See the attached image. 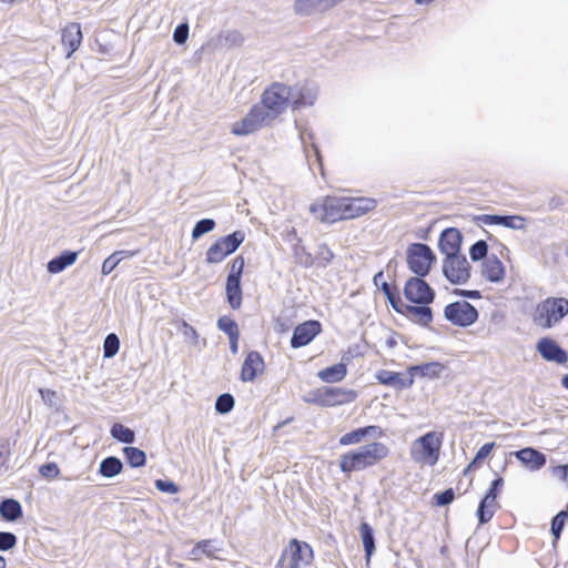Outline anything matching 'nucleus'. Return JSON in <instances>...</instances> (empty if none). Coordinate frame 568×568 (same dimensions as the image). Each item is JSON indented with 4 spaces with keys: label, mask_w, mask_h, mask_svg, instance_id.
<instances>
[{
    "label": "nucleus",
    "mask_w": 568,
    "mask_h": 568,
    "mask_svg": "<svg viewBox=\"0 0 568 568\" xmlns=\"http://www.w3.org/2000/svg\"><path fill=\"white\" fill-rule=\"evenodd\" d=\"M155 487L166 494H176L179 491L178 485L171 480L156 479Z\"/></svg>",
    "instance_id": "58"
},
{
    "label": "nucleus",
    "mask_w": 568,
    "mask_h": 568,
    "mask_svg": "<svg viewBox=\"0 0 568 568\" xmlns=\"http://www.w3.org/2000/svg\"><path fill=\"white\" fill-rule=\"evenodd\" d=\"M463 235L455 227L445 229L438 240V248L446 257L460 254Z\"/></svg>",
    "instance_id": "18"
},
{
    "label": "nucleus",
    "mask_w": 568,
    "mask_h": 568,
    "mask_svg": "<svg viewBox=\"0 0 568 568\" xmlns=\"http://www.w3.org/2000/svg\"><path fill=\"white\" fill-rule=\"evenodd\" d=\"M264 371V359L262 355L256 352H250L241 367V379L243 382H253L260 373Z\"/></svg>",
    "instance_id": "19"
},
{
    "label": "nucleus",
    "mask_w": 568,
    "mask_h": 568,
    "mask_svg": "<svg viewBox=\"0 0 568 568\" xmlns=\"http://www.w3.org/2000/svg\"><path fill=\"white\" fill-rule=\"evenodd\" d=\"M123 464L120 458L109 456L99 466V474L105 478H113L122 471Z\"/></svg>",
    "instance_id": "35"
},
{
    "label": "nucleus",
    "mask_w": 568,
    "mask_h": 568,
    "mask_svg": "<svg viewBox=\"0 0 568 568\" xmlns=\"http://www.w3.org/2000/svg\"><path fill=\"white\" fill-rule=\"evenodd\" d=\"M344 220L355 219L362 215L358 206L354 203V199L343 197Z\"/></svg>",
    "instance_id": "49"
},
{
    "label": "nucleus",
    "mask_w": 568,
    "mask_h": 568,
    "mask_svg": "<svg viewBox=\"0 0 568 568\" xmlns=\"http://www.w3.org/2000/svg\"><path fill=\"white\" fill-rule=\"evenodd\" d=\"M409 321L424 327H428L433 321V311L428 305H408L405 304L399 313Z\"/></svg>",
    "instance_id": "21"
},
{
    "label": "nucleus",
    "mask_w": 568,
    "mask_h": 568,
    "mask_svg": "<svg viewBox=\"0 0 568 568\" xmlns=\"http://www.w3.org/2000/svg\"><path fill=\"white\" fill-rule=\"evenodd\" d=\"M455 493L453 488L445 489L444 491L434 495L435 504L439 507L447 506L453 503Z\"/></svg>",
    "instance_id": "52"
},
{
    "label": "nucleus",
    "mask_w": 568,
    "mask_h": 568,
    "mask_svg": "<svg viewBox=\"0 0 568 568\" xmlns=\"http://www.w3.org/2000/svg\"><path fill=\"white\" fill-rule=\"evenodd\" d=\"M376 379L379 384L390 386L397 390L410 388L413 386V378L410 375L404 376L400 373L387 369L377 372Z\"/></svg>",
    "instance_id": "22"
},
{
    "label": "nucleus",
    "mask_w": 568,
    "mask_h": 568,
    "mask_svg": "<svg viewBox=\"0 0 568 568\" xmlns=\"http://www.w3.org/2000/svg\"><path fill=\"white\" fill-rule=\"evenodd\" d=\"M454 294L458 295V296H462V297L471 298V300H477V298L481 297V293L479 291H477V290H460V288H456L454 291Z\"/></svg>",
    "instance_id": "62"
},
{
    "label": "nucleus",
    "mask_w": 568,
    "mask_h": 568,
    "mask_svg": "<svg viewBox=\"0 0 568 568\" xmlns=\"http://www.w3.org/2000/svg\"><path fill=\"white\" fill-rule=\"evenodd\" d=\"M495 443L491 442V443H486L484 444L476 453L474 459L471 460V463L468 465V469H471V468H476L478 467L485 458H487L489 456V454L491 453L493 448L495 447Z\"/></svg>",
    "instance_id": "46"
},
{
    "label": "nucleus",
    "mask_w": 568,
    "mask_h": 568,
    "mask_svg": "<svg viewBox=\"0 0 568 568\" xmlns=\"http://www.w3.org/2000/svg\"><path fill=\"white\" fill-rule=\"evenodd\" d=\"M17 545V537L9 531H0V550L8 551Z\"/></svg>",
    "instance_id": "53"
},
{
    "label": "nucleus",
    "mask_w": 568,
    "mask_h": 568,
    "mask_svg": "<svg viewBox=\"0 0 568 568\" xmlns=\"http://www.w3.org/2000/svg\"><path fill=\"white\" fill-rule=\"evenodd\" d=\"M293 89L292 94V110H301L306 106L314 105L318 97V87L314 82L296 83L291 85Z\"/></svg>",
    "instance_id": "13"
},
{
    "label": "nucleus",
    "mask_w": 568,
    "mask_h": 568,
    "mask_svg": "<svg viewBox=\"0 0 568 568\" xmlns=\"http://www.w3.org/2000/svg\"><path fill=\"white\" fill-rule=\"evenodd\" d=\"M189 30L190 28L187 22H183L176 26L173 31V41L179 45L184 44L189 38Z\"/></svg>",
    "instance_id": "50"
},
{
    "label": "nucleus",
    "mask_w": 568,
    "mask_h": 568,
    "mask_svg": "<svg viewBox=\"0 0 568 568\" xmlns=\"http://www.w3.org/2000/svg\"><path fill=\"white\" fill-rule=\"evenodd\" d=\"M217 327L229 337L233 335H240L237 323L229 316H221L217 320Z\"/></svg>",
    "instance_id": "44"
},
{
    "label": "nucleus",
    "mask_w": 568,
    "mask_h": 568,
    "mask_svg": "<svg viewBox=\"0 0 568 568\" xmlns=\"http://www.w3.org/2000/svg\"><path fill=\"white\" fill-rule=\"evenodd\" d=\"M445 366L439 362L423 363L419 365L409 366L407 369L408 375L414 379L416 376L427 378H438Z\"/></svg>",
    "instance_id": "28"
},
{
    "label": "nucleus",
    "mask_w": 568,
    "mask_h": 568,
    "mask_svg": "<svg viewBox=\"0 0 568 568\" xmlns=\"http://www.w3.org/2000/svg\"><path fill=\"white\" fill-rule=\"evenodd\" d=\"M39 394L47 405H49L50 407L55 406L57 393L54 390H51L49 388H40Z\"/></svg>",
    "instance_id": "60"
},
{
    "label": "nucleus",
    "mask_w": 568,
    "mask_h": 568,
    "mask_svg": "<svg viewBox=\"0 0 568 568\" xmlns=\"http://www.w3.org/2000/svg\"><path fill=\"white\" fill-rule=\"evenodd\" d=\"M293 89L282 82H273L262 93L261 106L265 108L267 114L275 120L284 113L288 106L292 108Z\"/></svg>",
    "instance_id": "4"
},
{
    "label": "nucleus",
    "mask_w": 568,
    "mask_h": 568,
    "mask_svg": "<svg viewBox=\"0 0 568 568\" xmlns=\"http://www.w3.org/2000/svg\"><path fill=\"white\" fill-rule=\"evenodd\" d=\"M388 447L381 442L361 446L341 456L339 468L344 474L361 471L368 467L377 465L388 456Z\"/></svg>",
    "instance_id": "1"
},
{
    "label": "nucleus",
    "mask_w": 568,
    "mask_h": 568,
    "mask_svg": "<svg viewBox=\"0 0 568 568\" xmlns=\"http://www.w3.org/2000/svg\"><path fill=\"white\" fill-rule=\"evenodd\" d=\"M317 258L323 266H326L334 258V253L326 244H321L317 250Z\"/></svg>",
    "instance_id": "59"
},
{
    "label": "nucleus",
    "mask_w": 568,
    "mask_h": 568,
    "mask_svg": "<svg viewBox=\"0 0 568 568\" xmlns=\"http://www.w3.org/2000/svg\"><path fill=\"white\" fill-rule=\"evenodd\" d=\"M272 121L273 119L267 114L265 108L255 104L241 121L232 125L231 132L235 135H248Z\"/></svg>",
    "instance_id": "8"
},
{
    "label": "nucleus",
    "mask_w": 568,
    "mask_h": 568,
    "mask_svg": "<svg viewBox=\"0 0 568 568\" xmlns=\"http://www.w3.org/2000/svg\"><path fill=\"white\" fill-rule=\"evenodd\" d=\"M294 256L297 263L305 267H310L314 263L312 254L308 253L304 246L295 245Z\"/></svg>",
    "instance_id": "48"
},
{
    "label": "nucleus",
    "mask_w": 568,
    "mask_h": 568,
    "mask_svg": "<svg viewBox=\"0 0 568 568\" xmlns=\"http://www.w3.org/2000/svg\"><path fill=\"white\" fill-rule=\"evenodd\" d=\"M444 276L455 285L465 284L470 277V265L465 255L445 257L443 261Z\"/></svg>",
    "instance_id": "10"
},
{
    "label": "nucleus",
    "mask_w": 568,
    "mask_h": 568,
    "mask_svg": "<svg viewBox=\"0 0 568 568\" xmlns=\"http://www.w3.org/2000/svg\"><path fill=\"white\" fill-rule=\"evenodd\" d=\"M216 223L213 219H202L197 221L192 230V239L199 240L204 234L214 230Z\"/></svg>",
    "instance_id": "42"
},
{
    "label": "nucleus",
    "mask_w": 568,
    "mask_h": 568,
    "mask_svg": "<svg viewBox=\"0 0 568 568\" xmlns=\"http://www.w3.org/2000/svg\"><path fill=\"white\" fill-rule=\"evenodd\" d=\"M78 253L74 251H63L60 255L50 260L47 264V270L51 274H58L64 271L68 266L75 263Z\"/></svg>",
    "instance_id": "29"
},
{
    "label": "nucleus",
    "mask_w": 568,
    "mask_h": 568,
    "mask_svg": "<svg viewBox=\"0 0 568 568\" xmlns=\"http://www.w3.org/2000/svg\"><path fill=\"white\" fill-rule=\"evenodd\" d=\"M120 348V339L114 333L106 335L103 342V356L105 358H112L116 355Z\"/></svg>",
    "instance_id": "41"
},
{
    "label": "nucleus",
    "mask_w": 568,
    "mask_h": 568,
    "mask_svg": "<svg viewBox=\"0 0 568 568\" xmlns=\"http://www.w3.org/2000/svg\"><path fill=\"white\" fill-rule=\"evenodd\" d=\"M552 475L568 485V464L554 467Z\"/></svg>",
    "instance_id": "61"
},
{
    "label": "nucleus",
    "mask_w": 568,
    "mask_h": 568,
    "mask_svg": "<svg viewBox=\"0 0 568 568\" xmlns=\"http://www.w3.org/2000/svg\"><path fill=\"white\" fill-rule=\"evenodd\" d=\"M488 253V245L484 240L475 242L469 248V256L471 261L478 262L486 260Z\"/></svg>",
    "instance_id": "45"
},
{
    "label": "nucleus",
    "mask_w": 568,
    "mask_h": 568,
    "mask_svg": "<svg viewBox=\"0 0 568 568\" xmlns=\"http://www.w3.org/2000/svg\"><path fill=\"white\" fill-rule=\"evenodd\" d=\"M514 455L530 470H539L547 462L545 454L531 447L519 449Z\"/></svg>",
    "instance_id": "24"
},
{
    "label": "nucleus",
    "mask_w": 568,
    "mask_h": 568,
    "mask_svg": "<svg viewBox=\"0 0 568 568\" xmlns=\"http://www.w3.org/2000/svg\"><path fill=\"white\" fill-rule=\"evenodd\" d=\"M39 473L42 477H44L45 479H54L59 476L60 474V469H59V466L51 462V463H47V464H43L40 466L39 468Z\"/></svg>",
    "instance_id": "51"
},
{
    "label": "nucleus",
    "mask_w": 568,
    "mask_h": 568,
    "mask_svg": "<svg viewBox=\"0 0 568 568\" xmlns=\"http://www.w3.org/2000/svg\"><path fill=\"white\" fill-rule=\"evenodd\" d=\"M110 433L111 436L120 443L132 444L135 442V433L121 423L113 424Z\"/></svg>",
    "instance_id": "36"
},
{
    "label": "nucleus",
    "mask_w": 568,
    "mask_h": 568,
    "mask_svg": "<svg viewBox=\"0 0 568 568\" xmlns=\"http://www.w3.org/2000/svg\"><path fill=\"white\" fill-rule=\"evenodd\" d=\"M423 277L414 276L408 278L404 286V295L410 303L429 305L435 300V291Z\"/></svg>",
    "instance_id": "11"
},
{
    "label": "nucleus",
    "mask_w": 568,
    "mask_h": 568,
    "mask_svg": "<svg viewBox=\"0 0 568 568\" xmlns=\"http://www.w3.org/2000/svg\"><path fill=\"white\" fill-rule=\"evenodd\" d=\"M312 559V548L304 541L292 539L282 552L276 568H308Z\"/></svg>",
    "instance_id": "5"
},
{
    "label": "nucleus",
    "mask_w": 568,
    "mask_h": 568,
    "mask_svg": "<svg viewBox=\"0 0 568 568\" xmlns=\"http://www.w3.org/2000/svg\"><path fill=\"white\" fill-rule=\"evenodd\" d=\"M325 407L338 406L352 403L356 399L357 394L353 389H346L336 386L324 387Z\"/></svg>",
    "instance_id": "20"
},
{
    "label": "nucleus",
    "mask_w": 568,
    "mask_h": 568,
    "mask_svg": "<svg viewBox=\"0 0 568 568\" xmlns=\"http://www.w3.org/2000/svg\"><path fill=\"white\" fill-rule=\"evenodd\" d=\"M381 290L385 294L393 310L400 313L405 303L402 301L399 292L396 288H393L387 282H382Z\"/></svg>",
    "instance_id": "38"
},
{
    "label": "nucleus",
    "mask_w": 568,
    "mask_h": 568,
    "mask_svg": "<svg viewBox=\"0 0 568 568\" xmlns=\"http://www.w3.org/2000/svg\"><path fill=\"white\" fill-rule=\"evenodd\" d=\"M183 334L186 337H191L194 341V343L197 342V338H199L197 332L195 331L194 327H192L191 325H189L185 322L183 323Z\"/></svg>",
    "instance_id": "63"
},
{
    "label": "nucleus",
    "mask_w": 568,
    "mask_h": 568,
    "mask_svg": "<svg viewBox=\"0 0 568 568\" xmlns=\"http://www.w3.org/2000/svg\"><path fill=\"white\" fill-rule=\"evenodd\" d=\"M383 434L378 426H366L344 434L338 443L341 446L359 444L365 437H381Z\"/></svg>",
    "instance_id": "25"
},
{
    "label": "nucleus",
    "mask_w": 568,
    "mask_h": 568,
    "mask_svg": "<svg viewBox=\"0 0 568 568\" xmlns=\"http://www.w3.org/2000/svg\"><path fill=\"white\" fill-rule=\"evenodd\" d=\"M322 331V325L318 321L310 320L297 325L291 338V346L300 348L308 345Z\"/></svg>",
    "instance_id": "15"
},
{
    "label": "nucleus",
    "mask_w": 568,
    "mask_h": 568,
    "mask_svg": "<svg viewBox=\"0 0 568 568\" xmlns=\"http://www.w3.org/2000/svg\"><path fill=\"white\" fill-rule=\"evenodd\" d=\"M62 44L68 48L67 57L70 58L72 53L79 48L82 41V32L79 23H70L62 30L61 36Z\"/></svg>",
    "instance_id": "26"
},
{
    "label": "nucleus",
    "mask_w": 568,
    "mask_h": 568,
    "mask_svg": "<svg viewBox=\"0 0 568 568\" xmlns=\"http://www.w3.org/2000/svg\"><path fill=\"white\" fill-rule=\"evenodd\" d=\"M443 435L437 432H428L415 439L410 446L412 459L422 465L434 466L440 454Z\"/></svg>",
    "instance_id": "3"
},
{
    "label": "nucleus",
    "mask_w": 568,
    "mask_h": 568,
    "mask_svg": "<svg viewBox=\"0 0 568 568\" xmlns=\"http://www.w3.org/2000/svg\"><path fill=\"white\" fill-rule=\"evenodd\" d=\"M244 265H245L244 258L242 256H236L231 264V270L227 275V278L241 280Z\"/></svg>",
    "instance_id": "55"
},
{
    "label": "nucleus",
    "mask_w": 568,
    "mask_h": 568,
    "mask_svg": "<svg viewBox=\"0 0 568 568\" xmlns=\"http://www.w3.org/2000/svg\"><path fill=\"white\" fill-rule=\"evenodd\" d=\"M123 454L131 467L138 468L145 465L146 455L142 449L136 447H124Z\"/></svg>",
    "instance_id": "39"
},
{
    "label": "nucleus",
    "mask_w": 568,
    "mask_h": 568,
    "mask_svg": "<svg viewBox=\"0 0 568 568\" xmlns=\"http://www.w3.org/2000/svg\"><path fill=\"white\" fill-rule=\"evenodd\" d=\"M244 240L245 234L242 231H234L226 236L220 237L207 248L206 262L209 264L221 263L227 255L234 253Z\"/></svg>",
    "instance_id": "7"
},
{
    "label": "nucleus",
    "mask_w": 568,
    "mask_h": 568,
    "mask_svg": "<svg viewBox=\"0 0 568 568\" xmlns=\"http://www.w3.org/2000/svg\"><path fill=\"white\" fill-rule=\"evenodd\" d=\"M478 311L467 301H456L446 305L444 310L445 318L453 325L467 327L478 320Z\"/></svg>",
    "instance_id": "9"
},
{
    "label": "nucleus",
    "mask_w": 568,
    "mask_h": 568,
    "mask_svg": "<svg viewBox=\"0 0 568 568\" xmlns=\"http://www.w3.org/2000/svg\"><path fill=\"white\" fill-rule=\"evenodd\" d=\"M497 508L498 504L496 499L484 496L476 511L479 524H487L493 518Z\"/></svg>",
    "instance_id": "34"
},
{
    "label": "nucleus",
    "mask_w": 568,
    "mask_h": 568,
    "mask_svg": "<svg viewBox=\"0 0 568 568\" xmlns=\"http://www.w3.org/2000/svg\"><path fill=\"white\" fill-rule=\"evenodd\" d=\"M235 400L231 394H221L215 402V410L220 414H227L234 407Z\"/></svg>",
    "instance_id": "43"
},
{
    "label": "nucleus",
    "mask_w": 568,
    "mask_h": 568,
    "mask_svg": "<svg viewBox=\"0 0 568 568\" xmlns=\"http://www.w3.org/2000/svg\"><path fill=\"white\" fill-rule=\"evenodd\" d=\"M436 256L424 243H413L407 248V266L416 276L428 275Z\"/></svg>",
    "instance_id": "6"
},
{
    "label": "nucleus",
    "mask_w": 568,
    "mask_h": 568,
    "mask_svg": "<svg viewBox=\"0 0 568 568\" xmlns=\"http://www.w3.org/2000/svg\"><path fill=\"white\" fill-rule=\"evenodd\" d=\"M359 535L362 538L365 555L366 557H371L375 551V538L373 528L367 523H362L359 527Z\"/></svg>",
    "instance_id": "37"
},
{
    "label": "nucleus",
    "mask_w": 568,
    "mask_h": 568,
    "mask_svg": "<svg viewBox=\"0 0 568 568\" xmlns=\"http://www.w3.org/2000/svg\"><path fill=\"white\" fill-rule=\"evenodd\" d=\"M568 315V300L565 297H547L539 302L532 312V322L541 328H551Z\"/></svg>",
    "instance_id": "2"
},
{
    "label": "nucleus",
    "mask_w": 568,
    "mask_h": 568,
    "mask_svg": "<svg viewBox=\"0 0 568 568\" xmlns=\"http://www.w3.org/2000/svg\"><path fill=\"white\" fill-rule=\"evenodd\" d=\"M479 221L486 225H501L511 230L525 227V219L519 215L484 214L479 216Z\"/></svg>",
    "instance_id": "23"
},
{
    "label": "nucleus",
    "mask_w": 568,
    "mask_h": 568,
    "mask_svg": "<svg viewBox=\"0 0 568 568\" xmlns=\"http://www.w3.org/2000/svg\"><path fill=\"white\" fill-rule=\"evenodd\" d=\"M310 211L324 223L344 220L343 197H326L322 203L311 204Z\"/></svg>",
    "instance_id": "12"
},
{
    "label": "nucleus",
    "mask_w": 568,
    "mask_h": 568,
    "mask_svg": "<svg viewBox=\"0 0 568 568\" xmlns=\"http://www.w3.org/2000/svg\"><path fill=\"white\" fill-rule=\"evenodd\" d=\"M481 275L489 282L498 283L504 278L505 267L497 256L491 255L483 262Z\"/></svg>",
    "instance_id": "27"
},
{
    "label": "nucleus",
    "mask_w": 568,
    "mask_h": 568,
    "mask_svg": "<svg viewBox=\"0 0 568 568\" xmlns=\"http://www.w3.org/2000/svg\"><path fill=\"white\" fill-rule=\"evenodd\" d=\"M354 203L358 206L362 215L376 207V201L371 197H354Z\"/></svg>",
    "instance_id": "56"
},
{
    "label": "nucleus",
    "mask_w": 568,
    "mask_h": 568,
    "mask_svg": "<svg viewBox=\"0 0 568 568\" xmlns=\"http://www.w3.org/2000/svg\"><path fill=\"white\" fill-rule=\"evenodd\" d=\"M135 253V251L129 250L115 251L103 261L101 273L103 275H109L120 264L121 261L133 257Z\"/></svg>",
    "instance_id": "33"
},
{
    "label": "nucleus",
    "mask_w": 568,
    "mask_h": 568,
    "mask_svg": "<svg viewBox=\"0 0 568 568\" xmlns=\"http://www.w3.org/2000/svg\"><path fill=\"white\" fill-rule=\"evenodd\" d=\"M224 551L223 541L216 538L203 539L193 546L189 551V559L200 561L203 557L209 559H222L221 554Z\"/></svg>",
    "instance_id": "14"
},
{
    "label": "nucleus",
    "mask_w": 568,
    "mask_h": 568,
    "mask_svg": "<svg viewBox=\"0 0 568 568\" xmlns=\"http://www.w3.org/2000/svg\"><path fill=\"white\" fill-rule=\"evenodd\" d=\"M296 126L300 131V140L303 145V150L310 169L313 170V165L316 164L323 175L324 171L322 155L320 153L317 145L313 142V133L307 128H302L298 124H296Z\"/></svg>",
    "instance_id": "16"
},
{
    "label": "nucleus",
    "mask_w": 568,
    "mask_h": 568,
    "mask_svg": "<svg viewBox=\"0 0 568 568\" xmlns=\"http://www.w3.org/2000/svg\"><path fill=\"white\" fill-rule=\"evenodd\" d=\"M0 515L6 521H17L23 515L21 504L13 498H6L0 503Z\"/></svg>",
    "instance_id": "30"
},
{
    "label": "nucleus",
    "mask_w": 568,
    "mask_h": 568,
    "mask_svg": "<svg viewBox=\"0 0 568 568\" xmlns=\"http://www.w3.org/2000/svg\"><path fill=\"white\" fill-rule=\"evenodd\" d=\"M226 298L233 310H239L242 304L241 280L226 278Z\"/></svg>",
    "instance_id": "31"
},
{
    "label": "nucleus",
    "mask_w": 568,
    "mask_h": 568,
    "mask_svg": "<svg viewBox=\"0 0 568 568\" xmlns=\"http://www.w3.org/2000/svg\"><path fill=\"white\" fill-rule=\"evenodd\" d=\"M346 374V365L343 363H338L320 371L317 376L325 383H337L344 379Z\"/></svg>",
    "instance_id": "32"
},
{
    "label": "nucleus",
    "mask_w": 568,
    "mask_h": 568,
    "mask_svg": "<svg viewBox=\"0 0 568 568\" xmlns=\"http://www.w3.org/2000/svg\"><path fill=\"white\" fill-rule=\"evenodd\" d=\"M536 348L545 361L557 364H566L568 362V353L550 337L540 338Z\"/></svg>",
    "instance_id": "17"
},
{
    "label": "nucleus",
    "mask_w": 568,
    "mask_h": 568,
    "mask_svg": "<svg viewBox=\"0 0 568 568\" xmlns=\"http://www.w3.org/2000/svg\"><path fill=\"white\" fill-rule=\"evenodd\" d=\"M303 400L307 404H315L325 407L324 387L311 390L303 396Z\"/></svg>",
    "instance_id": "47"
},
{
    "label": "nucleus",
    "mask_w": 568,
    "mask_h": 568,
    "mask_svg": "<svg viewBox=\"0 0 568 568\" xmlns=\"http://www.w3.org/2000/svg\"><path fill=\"white\" fill-rule=\"evenodd\" d=\"M567 520L568 510H560L559 513H557V515L552 517L550 531L554 537V544H556L559 540Z\"/></svg>",
    "instance_id": "40"
},
{
    "label": "nucleus",
    "mask_w": 568,
    "mask_h": 568,
    "mask_svg": "<svg viewBox=\"0 0 568 568\" xmlns=\"http://www.w3.org/2000/svg\"><path fill=\"white\" fill-rule=\"evenodd\" d=\"M239 337H240V335H233V336L229 337L230 349H231L232 354H234V355L237 353V349H239Z\"/></svg>",
    "instance_id": "64"
},
{
    "label": "nucleus",
    "mask_w": 568,
    "mask_h": 568,
    "mask_svg": "<svg viewBox=\"0 0 568 568\" xmlns=\"http://www.w3.org/2000/svg\"><path fill=\"white\" fill-rule=\"evenodd\" d=\"M244 265H245L244 258L242 256H236L231 264V270L227 275V278L241 280Z\"/></svg>",
    "instance_id": "54"
},
{
    "label": "nucleus",
    "mask_w": 568,
    "mask_h": 568,
    "mask_svg": "<svg viewBox=\"0 0 568 568\" xmlns=\"http://www.w3.org/2000/svg\"><path fill=\"white\" fill-rule=\"evenodd\" d=\"M504 486V479L501 477L495 478L486 491L485 496L491 499H497Z\"/></svg>",
    "instance_id": "57"
}]
</instances>
